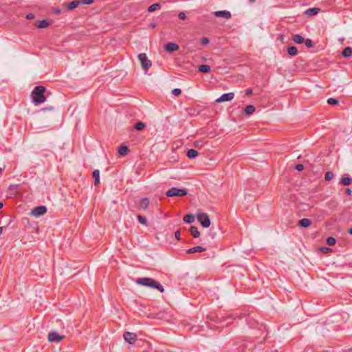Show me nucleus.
Wrapping results in <instances>:
<instances>
[{
    "instance_id": "17",
    "label": "nucleus",
    "mask_w": 352,
    "mask_h": 352,
    "mask_svg": "<svg viewBox=\"0 0 352 352\" xmlns=\"http://www.w3.org/2000/svg\"><path fill=\"white\" fill-rule=\"evenodd\" d=\"M342 54L344 57L349 58L352 56V48L351 47H345L342 52Z\"/></svg>"
},
{
    "instance_id": "35",
    "label": "nucleus",
    "mask_w": 352,
    "mask_h": 352,
    "mask_svg": "<svg viewBox=\"0 0 352 352\" xmlns=\"http://www.w3.org/2000/svg\"><path fill=\"white\" fill-rule=\"evenodd\" d=\"M138 219L139 221V222L143 225H146V219L145 217H144L142 215H138Z\"/></svg>"
},
{
    "instance_id": "8",
    "label": "nucleus",
    "mask_w": 352,
    "mask_h": 352,
    "mask_svg": "<svg viewBox=\"0 0 352 352\" xmlns=\"http://www.w3.org/2000/svg\"><path fill=\"white\" fill-rule=\"evenodd\" d=\"M123 338L126 342L131 344L136 341L137 335L134 333L127 331L123 334Z\"/></svg>"
},
{
    "instance_id": "10",
    "label": "nucleus",
    "mask_w": 352,
    "mask_h": 352,
    "mask_svg": "<svg viewBox=\"0 0 352 352\" xmlns=\"http://www.w3.org/2000/svg\"><path fill=\"white\" fill-rule=\"evenodd\" d=\"M179 49V45L175 43H168L164 45V50L167 53L177 51Z\"/></svg>"
},
{
    "instance_id": "19",
    "label": "nucleus",
    "mask_w": 352,
    "mask_h": 352,
    "mask_svg": "<svg viewBox=\"0 0 352 352\" xmlns=\"http://www.w3.org/2000/svg\"><path fill=\"white\" fill-rule=\"evenodd\" d=\"M186 155L188 158L193 159L198 155V152L197 150L191 148L187 151Z\"/></svg>"
},
{
    "instance_id": "51",
    "label": "nucleus",
    "mask_w": 352,
    "mask_h": 352,
    "mask_svg": "<svg viewBox=\"0 0 352 352\" xmlns=\"http://www.w3.org/2000/svg\"><path fill=\"white\" fill-rule=\"evenodd\" d=\"M339 41L342 42V41H344V38H340Z\"/></svg>"
},
{
    "instance_id": "12",
    "label": "nucleus",
    "mask_w": 352,
    "mask_h": 352,
    "mask_svg": "<svg viewBox=\"0 0 352 352\" xmlns=\"http://www.w3.org/2000/svg\"><path fill=\"white\" fill-rule=\"evenodd\" d=\"M214 14L217 17H223L227 19L231 17L230 12L226 10L216 11L214 12Z\"/></svg>"
},
{
    "instance_id": "48",
    "label": "nucleus",
    "mask_w": 352,
    "mask_h": 352,
    "mask_svg": "<svg viewBox=\"0 0 352 352\" xmlns=\"http://www.w3.org/2000/svg\"><path fill=\"white\" fill-rule=\"evenodd\" d=\"M349 233L352 235V228L349 230Z\"/></svg>"
},
{
    "instance_id": "22",
    "label": "nucleus",
    "mask_w": 352,
    "mask_h": 352,
    "mask_svg": "<svg viewBox=\"0 0 352 352\" xmlns=\"http://www.w3.org/2000/svg\"><path fill=\"white\" fill-rule=\"evenodd\" d=\"M49 21L47 20H42V21H38L37 22V25H36V27L38 28H46L48 27L49 25Z\"/></svg>"
},
{
    "instance_id": "6",
    "label": "nucleus",
    "mask_w": 352,
    "mask_h": 352,
    "mask_svg": "<svg viewBox=\"0 0 352 352\" xmlns=\"http://www.w3.org/2000/svg\"><path fill=\"white\" fill-rule=\"evenodd\" d=\"M47 212V208L44 206H36L31 211V214L36 217H39Z\"/></svg>"
},
{
    "instance_id": "41",
    "label": "nucleus",
    "mask_w": 352,
    "mask_h": 352,
    "mask_svg": "<svg viewBox=\"0 0 352 352\" xmlns=\"http://www.w3.org/2000/svg\"><path fill=\"white\" fill-rule=\"evenodd\" d=\"M209 39L206 37H204L201 38V44L202 45H206L209 43Z\"/></svg>"
},
{
    "instance_id": "43",
    "label": "nucleus",
    "mask_w": 352,
    "mask_h": 352,
    "mask_svg": "<svg viewBox=\"0 0 352 352\" xmlns=\"http://www.w3.org/2000/svg\"><path fill=\"white\" fill-rule=\"evenodd\" d=\"M252 94V89H247L245 90V95L246 96H250Z\"/></svg>"
},
{
    "instance_id": "14",
    "label": "nucleus",
    "mask_w": 352,
    "mask_h": 352,
    "mask_svg": "<svg viewBox=\"0 0 352 352\" xmlns=\"http://www.w3.org/2000/svg\"><path fill=\"white\" fill-rule=\"evenodd\" d=\"M311 224V221L309 219L303 218L298 221V226L300 228H308Z\"/></svg>"
},
{
    "instance_id": "5",
    "label": "nucleus",
    "mask_w": 352,
    "mask_h": 352,
    "mask_svg": "<svg viewBox=\"0 0 352 352\" xmlns=\"http://www.w3.org/2000/svg\"><path fill=\"white\" fill-rule=\"evenodd\" d=\"M197 219L204 228H208L210 225L209 216L206 213H200L197 215Z\"/></svg>"
},
{
    "instance_id": "18",
    "label": "nucleus",
    "mask_w": 352,
    "mask_h": 352,
    "mask_svg": "<svg viewBox=\"0 0 352 352\" xmlns=\"http://www.w3.org/2000/svg\"><path fill=\"white\" fill-rule=\"evenodd\" d=\"M292 40L296 44H301L304 42L305 38L300 34H294L293 36Z\"/></svg>"
},
{
    "instance_id": "36",
    "label": "nucleus",
    "mask_w": 352,
    "mask_h": 352,
    "mask_svg": "<svg viewBox=\"0 0 352 352\" xmlns=\"http://www.w3.org/2000/svg\"><path fill=\"white\" fill-rule=\"evenodd\" d=\"M172 94L174 95V96H179L181 95L182 94V91L180 89H178V88H175L174 89L173 91H172Z\"/></svg>"
},
{
    "instance_id": "40",
    "label": "nucleus",
    "mask_w": 352,
    "mask_h": 352,
    "mask_svg": "<svg viewBox=\"0 0 352 352\" xmlns=\"http://www.w3.org/2000/svg\"><path fill=\"white\" fill-rule=\"evenodd\" d=\"M295 168L298 171H302L304 169V166L301 164H298L296 166Z\"/></svg>"
},
{
    "instance_id": "27",
    "label": "nucleus",
    "mask_w": 352,
    "mask_h": 352,
    "mask_svg": "<svg viewBox=\"0 0 352 352\" xmlns=\"http://www.w3.org/2000/svg\"><path fill=\"white\" fill-rule=\"evenodd\" d=\"M129 152V148L126 146H122L118 149V153L120 155L124 156Z\"/></svg>"
},
{
    "instance_id": "34",
    "label": "nucleus",
    "mask_w": 352,
    "mask_h": 352,
    "mask_svg": "<svg viewBox=\"0 0 352 352\" xmlns=\"http://www.w3.org/2000/svg\"><path fill=\"white\" fill-rule=\"evenodd\" d=\"M333 177H334V174L331 171H328L326 173L324 178H325V180L330 181L331 179L333 178Z\"/></svg>"
},
{
    "instance_id": "33",
    "label": "nucleus",
    "mask_w": 352,
    "mask_h": 352,
    "mask_svg": "<svg viewBox=\"0 0 352 352\" xmlns=\"http://www.w3.org/2000/svg\"><path fill=\"white\" fill-rule=\"evenodd\" d=\"M336 239L332 237V236H329L327 239V243L329 245H333L336 244Z\"/></svg>"
},
{
    "instance_id": "46",
    "label": "nucleus",
    "mask_w": 352,
    "mask_h": 352,
    "mask_svg": "<svg viewBox=\"0 0 352 352\" xmlns=\"http://www.w3.org/2000/svg\"><path fill=\"white\" fill-rule=\"evenodd\" d=\"M346 192L347 195H350L352 192L350 188H346Z\"/></svg>"
},
{
    "instance_id": "45",
    "label": "nucleus",
    "mask_w": 352,
    "mask_h": 352,
    "mask_svg": "<svg viewBox=\"0 0 352 352\" xmlns=\"http://www.w3.org/2000/svg\"><path fill=\"white\" fill-rule=\"evenodd\" d=\"M34 18V15L33 14H31V13L27 14V16H26V19H32Z\"/></svg>"
},
{
    "instance_id": "55",
    "label": "nucleus",
    "mask_w": 352,
    "mask_h": 352,
    "mask_svg": "<svg viewBox=\"0 0 352 352\" xmlns=\"http://www.w3.org/2000/svg\"><path fill=\"white\" fill-rule=\"evenodd\" d=\"M230 319H231V318H230V317H228V318H227V320H230Z\"/></svg>"
},
{
    "instance_id": "9",
    "label": "nucleus",
    "mask_w": 352,
    "mask_h": 352,
    "mask_svg": "<svg viewBox=\"0 0 352 352\" xmlns=\"http://www.w3.org/2000/svg\"><path fill=\"white\" fill-rule=\"evenodd\" d=\"M234 94L233 92L223 94L216 100V102L220 103L223 102L230 101L234 98Z\"/></svg>"
},
{
    "instance_id": "13",
    "label": "nucleus",
    "mask_w": 352,
    "mask_h": 352,
    "mask_svg": "<svg viewBox=\"0 0 352 352\" xmlns=\"http://www.w3.org/2000/svg\"><path fill=\"white\" fill-rule=\"evenodd\" d=\"M206 250V248L202 246H195L191 248H189L186 250V253L188 254H193L197 252H202Z\"/></svg>"
},
{
    "instance_id": "50",
    "label": "nucleus",
    "mask_w": 352,
    "mask_h": 352,
    "mask_svg": "<svg viewBox=\"0 0 352 352\" xmlns=\"http://www.w3.org/2000/svg\"><path fill=\"white\" fill-rule=\"evenodd\" d=\"M3 206V204L2 202H0V209Z\"/></svg>"
},
{
    "instance_id": "15",
    "label": "nucleus",
    "mask_w": 352,
    "mask_h": 352,
    "mask_svg": "<svg viewBox=\"0 0 352 352\" xmlns=\"http://www.w3.org/2000/svg\"><path fill=\"white\" fill-rule=\"evenodd\" d=\"M150 201L149 199L147 197L142 198L139 203V206L143 210L147 209L148 207Z\"/></svg>"
},
{
    "instance_id": "29",
    "label": "nucleus",
    "mask_w": 352,
    "mask_h": 352,
    "mask_svg": "<svg viewBox=\"0 0 352 352\" xmlns=\"http://www.w3.org/2000/svg\"><path fill=\"white\" fill-rule=\"evenodd\" d=\"M161 8V5L160 3H153L148 8V12H153L155 11L157 9H160Z\"/></svg>"
},
{
    "instance_id": "11",
    "label": "nucleus",
    "mask_w": 352,
    "mask_h": 352,
    "mask_svg": "<svg viewBox=\"0 0 352 352\" xmlns=\"http://www.w3.org/2000/svg\"><path fill=\"white\" fill-rule=\"evenodd\" d=\"M80 4V0H75L69 3H65L63 4L68 10H73Z\"/></svg>"
},
{
    "instance_id": "25",
    "label": "nucleus",
    "mask_w": 352,
    "mask_h": 352,
    "mask_svg": "<svg viewBox=\"0 0 352 352\" xmlns=\"http://www.w3.org/2000/svg\"><path fill=\"white\" fill-rule=\"evenodd\" d=\"M190 232L191 234L193 236V237H195V238H197L200 235V233L198 231L197 228L195 226H191L190 228Z\"/></svg>"
},
{
    "instance_id": "23",
    "label": "nucleus",
    "mask_w": 352,
    "mask_h": 352,
    "mask_svg": "<svg viewBox=\"0 0 352 352\" xmlns=\"http://www.w3.org/2000/svg\"><path fill=\"white\" fill-rule=\"evenodd\" d=\"M198 70L202 73H208L210 71V67L208 65H201L198 67Z\"/></svg>"
},
{
    "instance_id": "47",
    "label": "nucleus",
    "mask_w": 352,
    "mask_h": 352,
    "mask_svg": "<svg viewBox=\"0 0 352 352\" xmlns=\"http://www.w3.org/2000/svg\"><path fill=\"white\" fill-rule=\"evenodd\" d=\"M54 109L53 107H50L49 108H45V109H43V110H45V109H47V110H52Z\"/></svg>"
},
{
    "instance_id": "56",
    "label": "nucleus",
    "mask_w": 352,
    "mask_h": 352,
    "mask_svg": "<svg viewBox=\"0 0 352 352\" xmlns=\"http://www.w3.org/2000/svg\"><path fill=\"white\" fill-rule=\"evenodd\" d=\"M1 172V168H0V173Z\"/></svg>"
},
{
    "instance_id": "54",
    "label": "nucleus",
    "mask_w": 352,
    "mask_h": 352,
    "mask_svg": "<svg viewBox=\"0 0 352 352\" xmlns=\"http://www.w3.org/2000/svg\"><path fill=\"white\" fill-rule=\"evenodd\" d=\"M155 24H152V27H155Z\"/></svg>"
},
{
    "instance_id": "28",
    "label": "nucleus",
    "mask_w": 352,
    "mask_h": 352,
    "mask_svg": "<svg viewBox=\"0 0 352 352\" xmlns=\"http://www.w3.org/2000/svg\"><path fill=\"white\" fill-rule=\"evenodd\" d=\"M351 182H352V179L349 177H342L340 179V184L343 186H349L351 184Z\"/></svg>"
},
{
    "instance_id": "26",
    "label": "nucleus",
    "mask_w": 352,
    "mask_h": 352,
    "mask_svg": "<svg viewBox=\"0 0 352 352\" xmlns=\"http://www.w3.org/2000/svg\"><path fill=\"white\" fill-rule=\"evenodd\" d=\"M254 111H255V107H254V105H248V106L244 109V112H245L247 115L252 114Z\"/></svg>"
},
{
    "instance_id": "21",
    "label": "nucleus",
    "mask_w": 352,
    "mask_h": 352,
    "mask_svg": "<svg viewBox=\"0 0 352 352\" xmlns=\"http://www.w3.org/2000/svg\"><path fill=\"white\" fill-rule=\"evenodd\" d=\"M195 217L192 214H186L184 217V221L186 223H191L195 221Z\"/></svg>"
},
{
    "instance_id": "37",
    "label": "nucleus",
    "mask_w": 352,
    "mask_h": 352,
    "mask_svg": "<svg viewBox=\"0 0 352 352\" xmlns=\"http://www.w3.org/2000/svg\"><path fill=\"white\" fill-rule=\"evenodd\" d=\"M80 3L90 5L94 1V0H80Z\"/></svg>"
},
{
    "instance_id": "31",
    "label": "nucleus",
    "mask_w": 352,
    "mask_h": 352,
    "mask_svg": "<svg viewBox=\"0 0 352 352\" xmlns=\"http://www.w3.org/2000/svg\"><path fill=\"white\" fill-rule=\"evenodd\" d=\"M304 42L307 48H311L314 47V42L309 38L305 39Z\"/></svg>"
},
{
    "instance_id": "16",
    "label": "nucleus",
    "mask_w": 352,
    "mask_h": 352,
    "mask_svg": "<svg viewBox=\"0 0 352 352\" xmlns=\"http://www.w3.org/2000/svg\"><path fill=\"white\" fill-rule=\"evenodd\" d=\"M319 11H320L319 8H312L307 9L305 12V14H307V15H309V16H314V15L317 14L319 12Z\"/></svg>"
},
{
    "instance_id": "1",
    "label": "nucleus",
    "mask_w": 352,
    "mask_h": 352,
    "mask_svg": "<svg viewBox=\"0 0 352 352\" xmlns=\"http://www.w3.org/2000/svg\"><path fill=\"white\" fill-rule=\"evenodd\" d=\"M135 283L138 285L145 286L151 289H156L162 293L164 292L163 286L159 282L151 278H139L135 280Z\"/></svg>"
},
{
    "instance_id": "38",
    "label": "nucleus",
    "mask_w": 352,
    "mask_h": 352,
    "mask_svg": "<svg viewBox=\"0 0 352 352\" xmlns=\"http://www.w3.org/2000/svg\"><path fill=\"white\" fill-rule=\"evenodd\" d=\"M178 17L181 19V20H185L186 19V14L185 12H180L178 14Z\"/></svg>"
},
{
    "instance_id": "4",
    "label": "nucleus",
    "mask_w": 352,
    "mask_h": 352,
    "mask_svg": "<svg viewBox=\"0 0 352 352\" xmlns=\"http://www.w3.org/2000/svg\"><path fill=\"white\" fill-rule=\"evenodd\" d=\"M138 57L141 63V65L143 70L144 71V73L146 74L149 68L151 67V61L149 59H148L147 56L145 53H140Z\"/></svg>"
},
{
    "instance_id": "49",
    "label": "nucleus",
    "mask_w": 352,
    "mask_h": 352,
    "mask_svg": "<svg viewBox=\"0 0 352 352\" xmlns=\"http://www.w3.org/2000/svg\"><path fill=\"white\" fill-rule=\"evenodd\" d=\"M3 229V227H1L0 228V234L2 233Z\"/></svg>"
},
{
    "instance_id": "7",
    "label": "nucleus",
    "mask_w": 352,
    "mask_h": 352,
    "mask_svg": "<svg viewBox=\"0 0 352 352\" xmlns=\"http://www.w3.org/2000/svg\"><path fill=\"white\" fill-rule=\"evenodd\" d=\"M64 338L63 336H60L56 331H50L48 333L47 339L50 342L58 343Z\"/></svg>"
},
{
    "instance_id": "42",
    "label": "nucleus",
    "mask_w": 352,
    "mask_h": 352,
    "mask_svg": "<svg viewBox=\"0 0 352 352\" xmlns=\"http://www.w3.org/2000/svg\"><path fill=\"white\" fill-rule=\"evenodd\" d=\"M52 11H53V13H54L56 14H60L61 12V10L58 8H53Z\"/></svg>"
},
{
    "instance_id": "3",
    "label": "nucleus",
    "mask_w": 352,
    "mask_h": 352,
    "mask_svg": "<svg viewBox=\"0 0 352 352\" xmlns=\"http://www.w3.org/2000/svg\"><path fill=\"white\" fill-rule=\"evenodd\" d=\"M168 197H183L188 194V190L186 188H178L173 187L166 191Z\"/></svg>"
},
{
    "instance_id": "24",
    "label": "nucleus",
    "mask_w": 352,
    "mask_h": 352,
    "mask_svg": "<svg viewBox=\"0 0 352 352\" xmlns=\"http://www.w3.org/2000/svg\"><path fill=\"white\" fill-rule=\"evenodd\" d=\"M287 51L288 54L291 56H296L298 52L297 47L295 46L289 47Z\"/></svg>"
},
{
    "instance_id": "44",
    "label": "nucleus",
    "mask_w": 352,
    "mask_h": 352,
    "mask_svg": "<svg viewBox=\"0 0 352 352\" xmlns=\"http://www.w3.org/2000/svg\"><path fill=\"white\" fill-rule=\"evenodd\" d=\"M175 237L177 240L180 239V232L179 230L176 231L175 233Z\"/></svg>"
},
{
    "instance_id": "30",
    "label": "nucleus",
    "mask_w": 352,
    "mask_h": 352,
    "mask_svg": "<svg viewBox=\"0 0 352 352\" xmlns=\"http://www.w3.org/2000/svg\"><path fill=\"white\" fill-rule=\"evenodd\" d=\"M146 127L144 123L142 122H138L134 125V129L137 131H142Z\"/></svg>"
},
{
    "instance_id": "39",
    "label": "nucleus",
    "mask_w": 352,
    "mask_h": 352,
    "mask_svg": "<svg viewBox=\"0 0 352 352\" xmlns=\"http://www.w3.org/2000/svg\"><path fill=\"white\" fill-rule=\"evenodd\" d=\"M320 250H321V252H322L323 253H327V252H329L331 251V248H329L322 247V248H320Z\"/></svg>"
},
{
    "instance_id": "2",
    "label": "nucleus",
    "mask_w": 352,
    "mask_h": 352,
    "mask_svg": "<svg viewBox=\"0 0 352 352\" xmlns=\"http://www.w3.org/2000/svg\"><path fill=\"white\" fill-rule=\"evenodd\" d=\"M46 89L43 86H36L34 88L31 96L32 102L36 104H41L46 100L44 95Z\"/></svg>"
},
{
    "instance_id": "53",
    "label": "nucleus",
    "mask_w": 352,
    "mask_h": 352,
    "mask_svg": "<svg viewBox=\"0 0 352 352\" xmlns=\"http://www.w3.org/2000/svg\"><path fill=\"white\" fill-rule=\"evenodd\" d=\"M230 323V321H228V322H227L226 323V324L227 325V324H229Z\"/></svg>"
},
{
    "instance_id": "32",
    "label": "nucleus",
    "mask_w": 352,
    "mask_h": 352,
    "mask_svg": "<svg viewBox=\"0 0 352 352\" xmlns=\"http://www.w3.org/2000/svg\"><path fill=\"white\" fill-rule=\"evenodd\" d=\"M327 103L329 104V105H335V104H338L339 103V101L336 99V98H329L328 100H327Z\"/></svg>"
},
{
    "instance_id": "20",
    "label": "nucleus",
    "mask_w": 352,
    "mask_h": 352,
    "mask_svg": "<svg viewBox=\"0 0 352 352\" xmlns=\"http://www.w3.org/2000/svg\"><path fill=\"white\" fill-rule=\"evenodd\" d=\"M93 177L94 179V184L98 185L100 183V170H94L93 171Z\"/></svg>"
},
{
    "instance_id": "52",
    "label": "nucleus",
    "mask_w": 352,
    "mask_h": 352,
    "mask_svg": "<svg viewBox=\"0 0 352 352\" xmlns=\"http://www.w3.org/2000/svg\"><path fill=\"white\" fill-rule=\"evenodd\" d=\"M254 1H255V0H249V1H250V3H252V2H254Z\"/></svg>"
}]
</instances>
